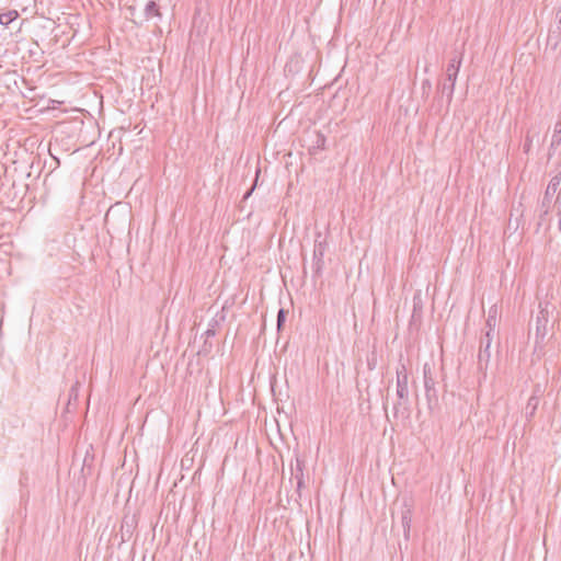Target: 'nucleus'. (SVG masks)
Instances as JSON below:
<instances>
[{"mask_svg": "<svg viewBox=\"0 0 561 561\" xmlns=\"http://www.w3.org/2000/svg\"><path fill=\"white\" fill-rule=\"evenodd\" d=\"M314 139L312 145L308 148L311 156H316L319 151L325 148L327 137L321 131L317 130L313 133Z\"/></svg>", "mask_w": 561, "mask_h": 561, "instance_id": "nucleus-7", "label": "nucleus"}, {"mask_svg": "<svg viewBox=\"0 0 561 561\" xmlns=\"http://www.w3.org/2000/svg\"><path fill=\"white\" fill-rule=\"evenodd\" d=\"M558 216H559L558 229L561 232V211H558Z\"/></svg>", "mask_w": 561, "mask_h": 561, "instance_id": "nucleus-26", "label": "nucleus"}, {"mask_svg": "<svg viewBox=\"0 0 561 561\" xmlns=\"http://www.w3.org/2000/svg\"><path fill=\"white\" fill-rule=\"evenodd\" d=\"M446 90L449 91V82L448 81L444 82V84H443V92H445Z\"/></svg>", "mask_w": 561, "mask_h": 561, "instance_id": "nucleus-25", "label": "nucleus"}, {"mask_svg": "<svg viewBox=\"0 0 561 561\" xmlns=\"http://www.w3.org/2000/svg\"><path fill=\"white\" fill-rule=\"evenodd\" d=\"M425 84H428V82L427 81H423V83H422L423 89L425 88Z\"/></svg>", "mask_w": 561, "mask_h": 561, "instance_id": "nucleus-30", "label": "nucleus"}, {"mask_svg": "<svg viewBox=\"0 0 561 561\" xmlns=\"http://www.w3.org/2000/svg\"><path fill=\"white\" fill-rule=\"evenodd\" d=\"M556 206L558 208V211H561V188H560V192L558 193V196L556 199Z\"/></svg>", "mask_w": 561, "mask_h": 561, "instance_id": "nucleus-23", "label": "nucleus"}, {"mask_svg": "<svg viewBox=\"0 0 561 561\" xmlns=\"http://www.w3.org/2000/svg\"><path fill=\"white\" fill-rule=\"evenodd\" d=\"M397 394L400 400H405L409 394L408 374L404 365L397 369Z\"/></svg>", "mask_w": 561, "mask_h": 561, "instance_id": "nucleus-4", "label": "nucleus"}, {"mask_svg": "<svg viewBox=\"0 0 561 561\" xmlns=\"http://www.w3.org/2000/svg\"><path fill=\"white\" fill-rule=\"evenodd\" d=\"M410 511H407L402 514V526L404 530L405 538H409L410 527H411V517L409 516Z\"/></svg>", "mask_w": 561, "mask_h": 561, "instance_id": "nucleus-15", "label": "nucleus"}, {"mask_svg": "<svg viewBox=\"0 0 561 561\" xmlns=\"http://www.w3.org/2000/svg\"><path fill=\"white\" fill-rule=\"evenodd\" d=\"M296 460V478L298 480V486L300 488L302 484V467L305 465V458L297 457Z\"/></svg>", "mask_w": 561, "mask_h": 561, "instance_id": "nucleus-14", "label": "nucleus"}, {"mask_svg": "<svg viewBox=\"0 0 561 561\" xmlns=\"http://www.w3.org/2000/svg\"><path fill=\"white\" fill-rule=\"evenodd\" d=\"M549 207H550V205H548V204H546V207H541L542 210H541V214L539 215V220H538V224H537V231L539 230V228L542 225L546 216L548 215Z\"/></svg>", "mask_w": 561, "mask_h": 561, "instance_id": "nucleus-19", "label": "nucleus"}, {"mask_svg": "<svg viewBox=\"0 0 561 561\" xmlns=\"http://www.w3.org/2000/svg\"><path fill=\"white\" fill-rule=\"evenodd\" d=\"M496 307L493 306L490 310H489V316H488V319H486V325L489 327V330L490 331V334L492 335V332H493V328L495 327L496 324Z\"/></svg>", "mask_w": 561, "mask_h": 561, "instance_id": "nucleus-13", "label": "nucleus"}, {"mask_svg": "<svg viewBox=\"0 0 561 561\" xmlns=\"http://www.w3.org/2000/svg\"><path fill=\"white\" fill-rule=\"evenodd\" d=\"M456 78L457 73L451 75L450 72H446V81L449 82V95L454 92Z\"/></svg>", "mask_w": 561, "mask_h": 561, "instance_id": "nucleus-18", "label": "nucleus"}, {"mask_svg": "<svg viewBox=\"0 0 561 561\" xmlns=\"http://www.w3.org/2000/svg\"><path fill=\"white\" fill-rule=\"evenodd\" d=\"M533 136H530V131L527 133L526 137H525V142L523 145V151L524 153H529L530 149H531V145H533Z\"/></svg>", "mask_w": 561, "mask_h": 561, "instance_id": "nucleus-17", "label": "nucleus"}, {"mask_svg": "<svg viewBox=\"0 0 561 561\" xmlns=\"http://www.w3.org/2000/svg\"><path fill=\"white\" fill-rule=\"evenodd\" d=\"M19 18V12L16 10H10L4 13H0V24L3 26H8L10 23L15 21Z\"/></svg>", "mask_w": 561, "mask_h": 561, "instance_id": "nucleus-9", "label": "nucleus"}, {"mask_svg": "<svg viewBox=\"0 0 561 561\" xmlns=\"http://www.w3.org/2000/svg\"><path fill=\"white\" fill-rule=\"evenodd\" d=\"M428 386H432V388H435V382L432 379V377H428Z\"/></svg>", "mask_w": 561, "mask_h": 561, "instance_id": "nucleus-27", "label": "nucleus"}, {"mask_svg": "<svg viewBox=\"0 0 561 561\" xmlns=\"http://www.w3.org/2000/svg\"><path fill=\"white\" fill-rule=\"evenodd\" d=\"M216 325H217V321L216 320H214L213 323L209 324L208 329L204 333L206 339L215 336V334H216Z\"/></svg>", "mask_w": 561, "mask_h": 561, "instance_id": "nucleus-21", "label": "nucleus"}, {"mask_svg": "<svg viewBox=\"0 0 561 561\" xmlns=\"http://www.w3.org/2000/svg\"><path fill=\"white\" fill-rule=\"evenodd\" d=\"M194 458H181V467L182 468H190V466L193 463Z\"/></svg>", "mask_w": 561, "mask_h": 561, "instance_id": "nucleus-22", "label": "nucleus"}, {"mask_svg": "<svg viewBox=\"0 0 561 561\" xmlns=\"http://www.w3.org/2000/svg\"><path fill=\"white\" fill-rule=\"evenodd\" d=\"M203 462H204V458H201L199 467H202V466H203Z\"/></svg>", "mask_w": 561, "mask_h": 561, "instance_id": "nucleus-31", "label": "nucleus"}, {"mask_svg": "<svg viewBox=\"0 0 561 561\" xmlns=\"http://www.w3.org/2000/svg\"><path fill=\"white\" fill-rule=\"evenodd\" d=\"M492 342V335L490 331H486L484 336L480 341V350L478 354V365L480 369L486 368L490 360V346Z\"/></svg>", "mask_w": 561, "mask_h": 561, "instance_id": "nucleus-3", "label": "nucleus"}, {"mask_svg": "<svg viewBox=\"0 0 561 561\" xmlns=\"http://www.w3.org/2000/svg\"><path fill=\"white\" fill-rule=\"evenodd\" d=\"M557 16L559 18V21L561 23V11L557 13Z\"/></svg>", "mask_w": 561, "mask_h": 561, "instance_id": "nucleus-29", "label": "nucleus"}, {"mask_svg": "<svg viewBox=\"0 0 561 561\" xmlns=\"http://www.w3.org/2000/svg\"><path fill=\"white\" fill-rule=\"evenodd\" d=\"M88 460L90 461H93L94 458H88V457H84L83 458V461H82V468L85 467V466H90V463H88Z\"/></svg>", "mask_w": 561, "mask_h": 561, "instance_id": "nucleus-24", "label": "nucleus"}, {"mask_svg": "<svg viewBox=\"0 0 561 561\" xmlns=\"http://www.w3.org/2000/svg\"><path fill=\"white\" fill-rule=\"evenodd\" d=\"M561 144V121L554 125L553 135L551 138L550 150H554Z\"/></svg>", "mask_w": 561, "mask_h": 561, "instance_id": "nucleus-10", "label": "nucleus"}, {"mask_svg": "<svg viewBox=\"0 0 561 561\" xmlns=\"http://www.w3.org/2000/svg\"><path fill=\"white\" fill-rule=\"evenodd\" d=\"M543 392H545V386L537 382L534 385L533 393H531L530 398H535V400L540 401V398L543 396Z\"/></svg>", "mask_w": 561, "mask_h": 561, "instance_id": "nucleus-16", "label": "nucleus"}, {"mask_svg": "<svg viewBox=\"0 0 561 561\" xmlns=\"http://www.w3.org/2000/svg\"><path fill=\"white\" fill-rule=\"evenodd\" d=\"M286 319V311L282 308L277 313V329L280 330Z\"/></svg>", "mask_w": 561, "mask_h": 561, "instance_id": "nucleus-20", "label": "nucleus"}, {"mask_svg": "<svg viewBox=\"0 0 561 561\" xmlns=\"http://www.w3.org/2000/svg\"><path fill=\"white\" fill-rule=\"evenodd\" d=\"M417 316V309H416V305H414V312H413V318L415 319Z\"/></svg>", "mask_w": 561, "mask_h": 561, "instance_id": "nucleus-28", "label": "nucleus"}, {"mask_svg": "<svg viewBox=\"0 0 561 561\" xmlns=\"http://www.w3.org/2000/svg\"><path fill=\"white\" fill-rule=\"evenodd\" d=\"M548 329L549 311L546 308H540L535 321L536 344L543 342L546 335L548 334Z\"/></svg>", "mask_w": 561, "mask_h": 561, "instance_id": "nucleus-2", "label": "nucleus"}, {"mask_svg": "<svg viewBox=\"0 0 561 561\" xmlns=\"http://www.w3.org/2000/svg\"><path fill=\"white\" fill-rule=\"evenodd\" d=\"M145 15L147 19H151L153 16H161L158 4L154 1H149L145 8Z\"/></svg>", "mask_w": 561, "mask_h": 561, "instance_id": "nucleus-12", "label": "nucleus"}, {"mask_svg": "<svg viewBox=\"0 0 561 561\" xmlns=\"http://www.w3.org/2000/svg\"><path fill=\"white\" fill-rule=\"evenodd\" d=\"M538 405H539L538 400H535V398L528 399V402L525 407V415L528 421L531 420L534 417V415L536 414Z\"/></svg>", "mask_w": 561, "mask_h": 561, "instance_id": "nucleus-8", "label": "nucleus"}, {"mask_svg": "<svg viewBox=\"0 0 561 561\" xmlns=\"http://www.w3.org/2000/svg\"><path fill=\"white\" fill-rule=\"evenodd\" d=\"M561 183V170H559L550 180L548 183V186L546 188L543 199L541 202V207H546V204L550 205L553 195L556 194L557 190L559 188V185Z\"/></svg>", "mask_w": 561, "mask_h": 561, "instance_id": "nucleus-6", "label": "nucleus"}, {"mask_svg": "<svg viewBox=\"0 0 561 561\" xmlns=\"http://www.w3.org/2000/svg\"><path fill=\"white\" fill-rule=\"evenodd\" d=\"M328 250V242L325 238H322V233L318 231L316 233L313 253H312V267L316 275H321L324 267V254Z\"/></svg>", "mask_w": 561, "mask_h": 561, "instance_id": "nucleus-1", "label": "nucleus"}, {"mask_svg": "<svg viewBox=\"0 0 561 561\" xmlns=\"http://www.w3.org/2000/svg\"><path fill=\"white\" fill-rule=\"evenodd\" d=\"M427 365L423 366V379H424V387H425V394L427 399V405L430 411H434L436 408H438V397L437 391L435 388H432V386H428V376H427Z\"/></svg>", "mask_w": 561, "mask_h": 561, "instance_id": "nucleus-5", "label": "nucleus"}, {"mask_svg": "<svg viewBox=\"0 0 561 561\" xmlns=\"http://www.w3.org/2000/svg\"><path fill=\"white\" fill-rule=\"evenodd\" d=\"M461 65V55L456 54L450 60L447 66L446 72H450L451 75H455L459 72V68Z\"/></svg>", "mask_w": 561, "mask_h": 561, "instance_id": "nucleus-11", "label": "nucleus"}]
</instances>
